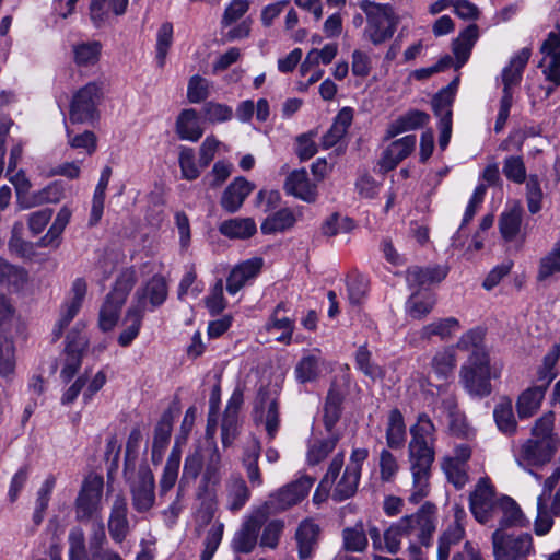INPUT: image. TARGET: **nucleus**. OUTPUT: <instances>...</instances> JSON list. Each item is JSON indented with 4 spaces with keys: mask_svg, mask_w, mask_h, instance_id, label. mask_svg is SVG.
I'll return each mask as SVG.
<instances>
[{
    "mask_svg": "<svg viewBox=\"0 0 560 560\" xmlns=\"http://www.w3.org/2000/svg\"><path fill=\"white\" fill-rule=\"evenodd\" d=\"M173 43V25L164 22L156 33V63L159 68H163L166 62V56Z\"/></svg>",
    "mask_w": 560,
    "mask_h": 560,
    "instance_id": "nucleus-55",
    "label": "nucleus"
},
{
    "mask_svg": "<svg viewBox=\"0 0 560 560\" xmlns=\"http://www.w3.org/2000/svg\"><path fill=\"white\" fill-rule=\"evenodd\" d=\"M261 419L269 440H273L280 427L279 404L276 398H266L261 402Z\"/></svg>",
    "mask_w": 560,
    "mask_h": 560,
    "instance_id": "nucleus-50",
    "label": "nucleus"
},
{
    "mask_svg": "<svg viewBox=\"0 0 560 560\" xmlns=\"http://www.w3.org/2000/svg\"><path fill=\"white\" fill-rule=\"evenodd\" d=\"M358 5L366 19L364 39L374 46H380L393 37L400 19L390 3L361 0Z\"/></svg>",
    "mask_w": 560,
    "mask_h": 560,
    "instance_id": "nucleus-3",
    "label": "nucleus"
},
{
    "mask_svg": "<svg viewBox=\"0 0 560 560\" xmlns=\"http://www.w3.org/2000/svg\"><path fill=\"white\" fill-rule=\"evenodd\" d=\"M133 285L135 278L131 272H125L116 280L113 290L106 295L98 313V327L101 330L109 331L116 326L120 310Z\"/></svg>",
    "mask_w": 560,
    "mask_h": 560,
    "instance_id": "nucleus-7",
    "label": "nucleus"
},
{
    "mask_svg": "<svg viewBox=\"0 0 560 560\" xmlns=\"http://www.w3.org/2000/svg\"><path fill=\"white\" fill-rule=\"evenodd\" d=\"M479 37V28L476 24L468 25L453 42V52L456 58L455 68L458 69L469 59L471 49Z\"/></svg>",
    "mask_w": 560,
    "mask_h": 560,
    "instance_id": "nucleus-28",
    "label": "nucleus"
},
{
    "mask_svg": "<svg viewBox=\"0 0 560 560\" xmlns=\"http://www.w3.org/2000/svg\"><path fill=\"white\" fill-rule=\"evenodd\" d=\"M360 477L355 468H345L341 478L335 485L331 498L337 502L351 498L357 492Z\"/></svg>",
    "mask_w": 560,
    "mask_h": 560,
    "instance_id": "nucleus-42",
    "label": "nucleus"
},
{
    "mask_svg": "<svg viewBox=\"0 0 560 560\" xmlns=\"http://www.w3.org/2000/svg\"><path fill=\"white\" fill-rule=\"evenodd\" d=\"M416 147V136L408 135L393 141L383 152L378 165L383 172L394 170Z\"/></svg>",
    "mask_w": 560,
    "mask_h": 560,
    "instance_id": "nucleus-18",
    "label": "nucleus"
},
{
    "mask_svg": "<svg viewBox=\"0 0 560 560\" xmlns=\"http://www.w3.org/2000/svg\"><path fill=\"white\" fill-rule=\"evenodd\" d=\"M319 526L312 520H304L295 532V540L300 560L311 558L317 547Z\"/></svg>",
    "mask_w": 560,
    "mask_h": 560,
    "instance_id": "nucleus-22",
    "label": "nucleus"
},
{
    "mask_svg": "<svg viewBox=\"0 0 560 560\" xmlns=\"http://www.w3.org/2000/svg\"><path fill=\"white\" fill-rule=\"evenodd\" d=\"M560 481V467H557L552 474L547 477L542 483V491L537 498L536 509L537 515L534 521V532L537 536L547 535L552 526L553 521L546 514V501H549L551 493Z\"/></svg>",
    "mask_w": 560,
    "mask_h": 560,
    "instance_id": "nucleus-15",
    "label": "nucleus"
},
{
    "mask_svg": "<svg viewBox=\"0 0 560 560\" xmlns=\"http://www.w3.org/2000/svg\"><path fill=\"white\" fill-rule=\"evenodd\" d=\"M103 486L102 476L91 474L84 479L75 502L78 520L90 518L100 512Z\"/></svg>",
    "mask_w": 560,
    "mask_h": 560,
    "instance_id": "nucleus-11",
    "label": "nucleus"
},
{
    "mask_svg": "<svg viewBox=\"0 0 560 560\" xmlns=\"http://www.w3.org/2000/svg\"><path fill=\"white\" fill-rule=\"evenodd\" d=\"M465 530L458 523H454L442 534L438 547V560H448L451 550L464 538Z\"/></svg>",
    "mask_w": 560,
    "mask_h": 560,
    "instance_id": "nucleus-48",
    "label": "nucleus"
},
{
    "mask_svg": "<svg viewBox=\"0 0 560 560\" xmlns=\"http://www.w3.org/2000/svg\"><path fill=\"white\" fill-rule=\"evenodd\" d=\"M446 273V269L441 266L427 268L413 266L407 270L406 280L410 287L423 288L441 282Z\"/></svg>",
    "mask_w": 560,
    "mask_h": 560,
    "instance_id": "nucleus-29",
    "label": "nucleus"
},
{
    "mask_svg": "<svg viewBox=\"0 0 560 560\" xmlns=\"http://www.w3.org/2000/svg\"><path fill=\"white\" fill-rule=\"evenodd\" d=\"M546 386H533L525 389L517 398L516 410L520 419L534 416L541 406Z\"/></svg>",
    "mask_w": 560,
    "mask_h": 560,
    "instance_id": "nucleus-31",
    "label": "nucleus"
},
{
    "mask_svg": "<svg viewBox=\"0 0 560 560\" xmlns=\"http://www.w3.org/2000/svg\"><path fill=\"white\" fill-rule=\"evenodd\" d=\"M261 514L247 517L241 528L235 533L231 546L234 552L249 553L257 545L258 534L262 526V522L268 514L261 509Z\"/></svg>",
    "mask_w": 560,
    "mask_h": 560,
    "instance_id": "nucleus-14",
    "label": "nucleus"
},
{
    "mask_svg": "<svg viewBox=\"0 0 560 560\" xmlns=\"http://www.w3.org/2000/svg\"><path fill=\"white\" fill-rule=\"evenodd\" d=\"M337 442V436L312 442L306 454L307 464L314 466L323 462L335 450Z\"/></svg>",
    "mask_w": 560,
    "mask_h": 560,
    "instance_id": "nucleus-51",
    "label": "nucleus"
},
{
    "mask_svg": "<svg viewBox=\"0 0 560 560\" xmlns=\"http://www.w3.org/2000/svg\"><path fill=\"white\" fill-rule=\"evenodd\" d=\"M544 192L537 175H529L526 182V201L528 211L532 214L539 212L542 208Z\"/></svg>",
    "mask_w": 560,
    "mask_h": 560,
    "instance_id": "nucleus-62",
    "label": "nucleus"
},
{
    "mask_svg": "<svg viewBox=\"0 0 560 560\" xmlns=\"http://www.w3.org/2000/svg\"><path fill=\"white\" fill-rule=\"evenodd\" d=\"M355 365L364 375L373 380L384 376L382 368L372 361V353L365 345L360 346L355 352Z\"/></svg>",
    "mask_w": 560,
    "mask_h": 560,
    "instance_id": "nucleus-57",
    "label": "nucleus"
},
{
    "mask_svg": "<svg viewBox=\"0 0 560 560\" xmlns=\"http://www.w3.org/2000/svg\"><path fill=\"white\" fill-rule=\"evenodd\" d=\"M102 82H89L74 92L70 102L69 120L72 124H93L100 118L98 106L103 100Z\"/></svg>",
    "mask_w": 560,
    "mask_h": 560,
    "instance_id": "nucleus-4",
    "label": "nucleus"
},
{
    "mask_svg": "<svg viewBox=\"0 0 560 560\" xmlns=\"http://www.w3.org/2000/svg\"><path fill=\"white\" fill-rule=\"evenodd\" d=\"M398 522L406 537L428 545L435 530L434 506L424 504L417 513L401 517Z\"/></svg>",
    "mask_w": 560,
    "mask_h": 560,
    "instance_id": "nucleus-10",
    "label": "nucleus"
},
{
    "mask_svg": "<svg viewBox=\"0 0 560 560\" xmlns=\"http://www.w3.org/2000/svg\"><path fill=\"white\" fill-rule=\"evenodd\" d=\"M167 298V285L163 277H152L144 288L137 290L133 304H141L143 311L147 312V302L152 307L160 306Z\"/></svg>",
    "mask_w": 560,
    "mask_h": 560,
    "instance_id": "nucleus-20",
    "label": "nucleus"
},
{
    "mask_svg": "<svg viewBox=\"0 0 560 560\" xmlns=\"http://www.w3.org/2000/svg\"><path fill=\"white\" fill-rule=\"evenodd\" d=\"M176 132L182 140L197 142L203 135L198 113L194 108L182 110L176 120Z\"/></svg>",
    "mask_w": 560,
    "mask_h": 560,
    "instance_id": "nucleus-27",
    "label": "nucleus"
},
{
    "mask_svg": "<svg viewBox=\"0 0 560 560\" xmlns=\"http://www.w3.org/2000/svg\"><path fill=\"white\" fill-rule=\"evenodd\" d=\"M493 417L498 429L506 434L513 435L517 431V422L513 412L512 401L509 398L501 399L493 409Z\"/></svg>",
    "mask_w": 560,
    "mask_h": 560,
    "instance_id": "nucleus-38",
    "label": "nucleus"
},
{
    "mask_svg": "<svg viewBox=\"0 0 560 560\" xmlns=\"http://www.w3.org/2000/svg\"><path fill=\"white\" fill-rule=\"evenodd\" d=\"M314 481L313 477L301 476L272 492L261 509L265 511V514H276L290 509L308 494Z\"/></svg>",
    "mask_w": 560,
    "mask_h": 560,
    "instance_id": "nucleus-8",
    "label": "nucleus"
},
{
    "mask_svg": "<svg viewBox=\"0 0 560 560\" xmlns=\"http://www.w3.org/2000/svg\"><path fill=\"white\" fill-rule=\"evenodd\" d=\"M27 282L26 271L0 258V285L13 290H21Z\"/></svg>",
    "mask_w": 560,
    "mask_h": 560,
    "instance_id": "nucleus-44",
    "label": "nucleus"
},
{
    "mask_svg": "<svg viewBox=\"0 0 560 560\" xmlns=\"http://www.w3.org/2000/svg\"><path fill=\"white\" fill-rule=\"evenodd\" d=\"M224 525L222 523L213 524L209 530L207 532V536L205 538V548L201 552L200 560H211L213 555L215 553L218 547L221 544L223 537Z\"/></svg>",
    "mask_w": 560,
    "mask_h": 560,
    "instance_id": "nucleus-64",
    "label": "nucleus"
},
{
    "mask_svg": "<svg viewBox=\"0 0 560 560\" xmlns=\"http://www.w3.org/2000/svg\"><path fill=\"white\" fill-rule=\"evenodd\" d=\"M481 334L477 330L466 332L459 340L458 347L476 349L469 355L467 362L460 368L459 382L464 389L474 397H487L492 392L491 380L501 375V364L491 363L488 352L478 348Z\"/></svg>",
    "mask_w": 560,
    "mask_h": 560,
    "instance_id": "nucleus-2",
    "label": "nucleus"
},
{
    "mask_svg": "<svg viewBox=\"0 0 560 560\" xmlns=\"http://www.w3.org/2000/svg\"><path fill=\"white\" fill-rule=\"evenodd\" d=\"M102 46L98 42L81 43L73 46L74 61L79 66H92L98 61Z\"/></svg>",
    "mask_w": 560,
    "mask_h": 560,
    "instance_id": "nucleus-56",
    "label": "nucleus"
},
{
    "mask_svg": "<svg viewBox=\"0 0 560 560\" xmlns=\"http://www.w3.org/2000/svg\"><path fill=\"white\" fill-rule=\"evenodd\" d=\"M15 370V347L12 339L0 335V376L9 377Z\"/></svg>",
    "mask_w": 560,
    "mask_h": 560,
    "instance_id": "nucleus-54",
    "label": "nucleus"
},
{
    "mask_svg": "<svg viewBox=\"0 0 560 560\" xmlns=\"http://www.w3.org/2000/svg\"><path fill=\"white\" fill-rule=\"evenodd\" d=\"M560 272V240L540 258L537 272L538 281H546Z\"/></svg>",
    "mask_w": 560,
    "mask_h": 560,
    "instance_id": "nucleus-49",
    "label": "nucleus"
},
{
    "mask_svg": "<svg viewBox=\"0 0 560 560\" xmlns=\"http://www.w3.org/2000/svg\"><path fill=\"white\" fill-rule=\"evenodd\" d=\"M67 143L72 149H82L88 155H92L97 149V137L91 130L81 133H74L71 129H66Z\"/></svg>",
    "mask_w": 560,
    "mask_h": 560,
    "instance_id": "nucleus-53",
    "label": "nucleus"
},
{
    "mask_svg": "<svg viewBox=\"0 0 560 560\" xmlns=\"http://www.w3.org/2000/svg\"><path fill=\"white\" fill-rule=\"evenodd\" d=\"M522 220L523 208L520 203H514L501 213L499 229L505 241L511 242L516 237L521 230Z\"/></svg>",
    "mask_w": 560,
    "mask_h": 560,
    "instance_id": "nucleus-35",
    "label": "nucleus"
},
{
    "mask_svg": "<svg viewBox=\"0 0 560 560\" xmlns=\"http://www.w3.org/2000/svg\"><path fill=\"white\" fill-rule=\"evenodd\" d=\"M255 185L245 177L234 178L224 189L220 205L229 213H234L243 206L245 199L254 190Z\"/></svg>",
    "mask_w": 560,
    "mask_h": 560,
    "instance_id": "nucleus-16",
    "label": "nucleus"
},
{
    "mask_svg": "<svg viewBox=\"0 0 560 560\" xmlns=\"http://www.w3.org/2000/svg\"><path fill=\"white\" fill-rule=\"evenodd\" d=\"M497 504L494 487L490 479L480 478L469 495V508L475 518L481 524L487 523Z\"/></svg>",
    "mask_w": 560,
    "mask_h": 560,
    "instance_id": "nucleus-12",
    "label": "nucleus"
},
{
    "mask_svg": "<svg viewBox=\"0 0 560 560\" xmlns=\"http://www.w3.org/2000/svg\"><path fill=\"white\" fill-rule=\"evenodd\" d=\"M558 448L557 440L526 439L514 450L516 464L539 480L540 475L533 469L540 468L551 462Z\"/></svg>",
    "mask_w": 560,
    "mask_h": 560,
    "instance_id": "nucleus-5",
    "label": "nucleus"
},
{
    "mask_svg": "<svg viewBox=\"0 0 560 560\" xmlns=\"http://www.w3.org/2000/svg\"><path fill=\"white\" fill-rule=\"evenodd\" d=\"M493 556L495 560H527L535 553L533 536L529 533H509L497 528L492 534Z\"/></svg>",
    "mask_w": 560,
    "mask_h": 560,
    "instance_id": "nucleus-6",
    "label": "nucleus"
},
{
    "mask_svg": "<svg viewBox=\"0 0 560 560\" xmlns=\"http://www.w3.org/2000/svg\"><path fill=\"white\" fill-rule=\"evenodd\" d=\"M343 394L336 386H331L324 405V424L327 431H331L339 421L342 409Z\"/></svg>",
    "mask_w": 560,
    "mask_h": 560,
    "instance_id": "nucleus-41",
    "label": "nucleus"
},
{
    "mask_svg": "<svg viewBox=\"0 0 560 560\" xmlns=\"http://www.w3.org/2000/svg\"><path fill=\"white\" fill-rule=\"evenodd\" d=\"M530 55V48L524 47L511 58L510 63L502 70L503 89L511 90L521 82Z\"/></svg>",
    "mask_w": 560,
    "mask_h": 560,
    "instance_id": "nucleus-30",
    "label": "nucleus"
},
{
    "mask_svg": "<svg viewBox=\"0 0 560 560\" xmlns=\"http://www.w3.org/2000/svg\"><path fill=\"white\" fill-rule=\"evenodd\" d=\"M71 214L72 212L68 207H62L47 233L39 240V246L57 248L60 245L61 234L68 225Z\"/></svg>",
    "mask_w": 560,
    "mask_h": 560,
    "instance_id": "nucleus-39",
    "label": "nucleus"
},
{
    "mask_svg": "<svg viewBox=\"0 0 560 560\" xmlns=\"http://www.w3.org/2000/svg\"><path fill=\"white\" fill-rule=\"evenodd\" d=\"M182 176L187 180H195L200 176V168L195 160L191 148L182 147L178 156Z\"/></svg>",
    "mask_w": 560,
    "mask_h": 560,
    "instance_id": "nucleus-63",
    "label": "nucleus"
},
{
    "mask_svg": "<svg viewBox=\"0 0 560 560\" xmlns=\"http://www.w3.org/2000/svg\"><path fill=\"white\" fill-rule=\"evenodd\" d=\"M295 221L293 211L284 208L266 218L260 228L262 233L271 234L292 228Z\"/></svg>",
    "mask_w": 560,
    "mask_h": 560,
    "instance_id": "nucleus-46",
    "label": "nucleus"
},
{
    "mask_svg": "<svg viewBox=\"0 0 560 560\" xmlns=\"http://www.w3.org/2000/svg\"><path fill=\"white\" fill-rule=\"evenodd\" d=\"M284 190L287 194L306 202H313L316 199V186L310 182L304 168L294 170L288 175L284 182Z\"/></svg>",
    "mask_w": 560,
    "mask_h": 560,
    "instance_id": "nucleus-23",
    "label": "nucleus"
},
{
    "mask_svg": "<svg viewBox=\"0 0 560 560\" xmlns=\"http://www.w3.org/2000/svg\"><path fill=\"white\" fill-rule=\"evenodd\" d=\"M84 323L78 322L68 332L65 348L67 353H81L83 355L89 346V338L84 332Z\"/></svg>",
    "mask_w": 560,
    "mask_h": 560,
    "instance_id": "nucleus-60",
    "label": "nucleus"
},
{
    "mask_svg": "<svg viewBox=\"0 0 560 560\" xmlns=\"http://www.w3.org/2000/svg\"><path fill=\"white\" fill-rule=\"evenodd\" d=\"M182 452L174 446L167 457L159 482L160 495H165L176 483L180 466Z\"/></svg>",
    "mask_w": 560,
    "mask_h": 560,
    "instance_id": "nucleus-37",
    "label": "nucleus"
},
{
    "mask_svg": "<svg viewBox=\"0 0 560 560\" xmlns=\"http://www.w3.org/2000/svg\"><path fill=\"white\" fill-rule=\"evenodd\" d=\"M131 504L136 512L147 513L155 504V479L148 466H141L129 483Z\"/></svg>",
    "mask_w": 560,
    "mask_h": 560,
    "instance_id": "nucleus-9",
    "label": "nucleus"
},
{
    "mask_svg": "<svg viewBox=\"0 0 560 560\" xmlns=\"http://www.w3.org/2000/svg\"><path fill=\"white\" fill-rule=\"evenodd\" d=\"M129 0H91L90 14L96 25L103 24L110 15L125 13Z\"/></svg>",
    "mask_w": 560,
    "mask_h": 560,
    "instance_id": "nucleus-34",
    "label": "nucleus"
},
{
    "mask_svg": "<svg viewBox=\"0 0 560 560\" xmlns=\"http://www.w3.org/2000/svg\"><path fill=\"white\" fill-rule=\"evenodd\" d=\"M172 433L171 417L164 415L158 422L152 443V459H161L164 450L166 448Z\"/></svg>",
    "mask_w": 560,
    "mask_h": 560,
    "instance_id": "nucleus-47",
    "label": "nucleus"
},
{
    "mask_svg": "<svg viewBox=\"0 0 560 560\" xmlns=\"http://www.w3.org/2000/svg\"><path fill=\"white\" fill-rule=\"evenodd\" d=\"M145 312L141 304H131L124 318V329L118 336V343L128 347L138 337Z\"/></svg>",
    "mask_w": 560,
    "mask_h": 560,
    "instance_id": "nucleus-24",
    "label": "nucleus"
},
{
    "mask_svg": "<svg viewBox=\"0 0 560 560\" xmlns=\"http://www.w3.org/2000/svg\"><path fill=\"white\" fill-rule=\"evenodd\" d=\"M342 547L346 551L363 552L368 547V538L362 522L342 529Z\"/></svg>",
    "mask_w": 560,
    "mask_h": 560,
    "instance_id": "nucleus-43",
    "label": "nucleus"
},
{
    "mask_svg": "<svg viewBox=\"0 0 560 560\" xmlns=\"http://www.w3.org/2000/svg\"><path fill=\"white\" fill-rule=\"evenodd\" d=\"M353 118V112L350 107H343L327 132L322 138V145L324 149H329L336 145L347 133Z\"/></svg>",
    "mask_w": 560,
    "mask_h": 560,
    "instance_id": "nucleus-32",
    "label": "nucleus"
},
{
    "mask_svg": "<svg viewBox=\"0 0 560 560\" xmlns=\"http://www.w3.org/2000/svg\"><path fill=\"white\" fill-rule=\"evenodd\" d=\"M459 329V322L455 317L434 320L411 335L410 342L418 346L420 341L430 340L433 336L441 339L448 338Z\"/></svg>",
    "mask_w": 560,
    "mask_h": 560,
    "instance_id": "nucleus-21",
    "label": "nucleus"
},
{
    "mask_svg": "<svg viewBox=\"0 0 560 560\" xmlns=\"http://www.w3.org/2000/svg\"><path fill=\"white\" fill-rule=\"evenodd\" d=\"M343 460H345V455L341 452L337 453L334 456L332 460L329 464L327 472L320 480L319 486L314 493L313 500L315 502L325 500V498L327 497L328 492L330 491L332 485L335 483V481L343 466Z\"/></svg>",
    "mask_w": 560,
    "mask_h": 560,
    "instance_id": "nucleus-45",
    "label": "nucleus"
},
{
    "mask_svg": "<svg viewBox=\"0 0 560 560\" xmlns=\"http://www.w3.org/2000/svg\"><path fill=\"white\" fill-rule=\"evenodd\" d=\"M441 466L447 480L453 483L456 489L464 488L468 482L467 464L443 459Z\"/></svg>",
    "mask_w": 560,
    "mask_h": 560,
    "instance_id": "nucleus-61",
    "label": "nucleus"
},
{
    "mask_svg": "<svg viewBox=\"0 0 560 560\" xmlns=\"http://www.w3.org/2000/svg\"><path fill=\"white\" fill-rule=\"evenodd\" d=\"M435 425L427 413H420L417 422L410 428L408 462L412 483L409 501L412 503L420 502L430 492L432 465L435 458Z\"/></svg>",
    "mask_w": 560,
    "mask_h": 560,
    "instance_id": "nucleus-1",
    "label": "nucleus"
},
{
    "mask_svg": "<svg viewBox=\"0 0 560 560\" xmlns=\"http://www.w3.org/2000/svg\"><path fill=\"white\" fill-rule=\"evenodd\" d=\"M219 231L229 238L246 240L256 233L257 228L252 218H234L223 221Z\"/></svg>",
    "mask_w": 560,
    "mask_h": 560,
    "instance_id": "nucleus-36",
    "label": "nucleus"
},
{
    "mask_svg": "<svg viewBox=\"0 0 560 560\" xmlns=\"http://www.w3.org/2000/svg\"><path fill=\"white\" fill-rule=\"evenodd\" d=\"M542 55L539 67L546 79L556 86L560 85V23L551 31L540 46Z\"/></svg>",
    "mask_w": 560,
    "mask_h": 560,
    "instance_id": "nucleus-13",
    "label": "nucleus"
},
{
    "mask_svg": "<svg viewBox=\"0 0 560 560\" xmlns=\"http://www.w3.org/2000/svg\"><path fill=\"white\" fill-rule=\"evenodd\" d=\"M406 441V425L398 409L390 410L386 427V443L389 448H400Z\"/></svg>",
    "mask_w": 560,
    "mask_h": 560,
    "instance_id": "nucleus-40",
    "label": "nucleus"
},
{
    "mask_svg": "<svg viewBox=\"0 0 560 560\" xmlns=\"http://www.w3.org/2000/svg\"><path fill=\"white\" fill-rule=\"evenodd\" d=\"M498 506L502 512L498 528L508 530L510 527H526L529 520L523 513L521 506L515 500L508 495H503L498 500Z\"/></svg>",
    "mask_w": 560,
    "mask_h": 560,
    "instance_id": "nucleus-25",
    "label": "nucleus"
},
{
    "mask_svg": "<svg viewBox=\"0 0 560 560\" xmlns=\"http://www.w3.org/2000/svg\"><path fill=\"white\" fill-rule=\"evenodd\" d=\"M250 498V491L241 476H231L225 482L226 508L231 512L240 511Z\"/></svg>",
    "mask_w": 560,
    "mask_h": 560,
    "instance_id": "nucleus-26",
    "label": "nucleus"
},
{
    "mask_svg": "<svg viewBox=\"0 0 560 560\" xmlns=\"http://www.w3.org/2000/svg\"><path fill=\"white\" fill-rule=\"evenodd\" d=\"M502 173L506 179L523 184L526 180V166L521 155H509L503 160Z\"/></svg>",
    "mask_w": 560,
    "mask_h": 560,
    "instance_id": "nucleus-58",
    "label": "nucleus"
},
{
    "mask_svg": "<svg viewBox=\"0 0 560 560\" xmlns=\"http://www.w3.org/2000/svg\"><path fill=\"white\" fill-rule=\"evenodd\" d=\"M233 172V164L226 160L217 161L211 171L205 175L202 183L210 189H217L225 183Z\"/></svg>",
    "mask_w": 560,
    "mask_h": 560,
    "instance_id": "nucleus-52",
    "label": "nucleus"
},
{
    "mask_svg": "<svg viewBox=\"0 0 560 560\" xmlns=\"http://www.w3.org/2000/svg\"><path fill=\"white\" fill-rule=\"evenodd\" d=\"M319 374V357L307 354L295 366V376L300 383L312 382Z\"/></svg>",
    "mask_w": 560,
    "mask_h": 560,
    "instance_id": "nucleus-59",
    "label": "nucleus"
},
{
    "mask_svg": "<svg viewBox=\"0 0 560 560\" xmlns=\"http://www.w3.org/2000/svg\"><path fill=\"white\" fill-rule=\"evenodd\" d=\"M108 530L110 537L116 542H121L127 537L130 526L128 521V505L125 497L116 495L108 520Z\"/></svg>",
    "mask_w": 560,
    "mask_h": 560,
    "instance_id": "nucleus-19",
    "label": "nucleus"
},
{
    "mask_svg": "<svg viewBox=\"0 0 560 560\" xmlns=\"http://www.w3.org/2000/svg\"><path fill=\"white\" fill-rule=\"evenodd\" d=\"M430 117L427 113L418 109H411L395 119L388 127L386 137L394 138L405 131L423 127Z\"/></svg>",
    "mask_w": 560,
    "mask_h": 560,
    "instance_id": "nucleus-33",
    "label": "nucleus"
},
{
    "mask_svg": "<svg viewBox=\"0 0 560 560\" xmlns=\"http://www.w3.org/2000/svg\"><path fill=\"white\" fill-rule=\"evenodd\" d=\"M264 259L253 257L236 265L226 280V290L230 294H236L248 281L254 279L261 270Z\"/></svg>",
    "mask_w": 560,
    "mask_h": 560,
    "instance_id": "nucleus-17",
    "label": "nucleus"
}]
</instances>
